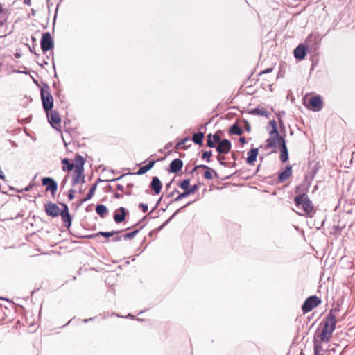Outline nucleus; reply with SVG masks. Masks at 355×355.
<instances>
[{
	"instance_id": "obj_1",
	"label": "nucleus",
	"mask_w": 355,
	"mask_h": 355,
	"mask_svg": "<svg viewBox=\"0 0 355 355\" xmlns=\"http://www.w3.org/2000/svg\"><path fill=\"white\" fill-rule=\"evenodd\" d=\"M336 324V316L332 313L331 311L324 321L322 332L320 334V338L322 342H329L334 331L335 330Z\"/></svg>"
},
{
	"instance_id": "obj_2",
	"label": "nucleus",
	"mask_w": 355,
	"mask_h": 355,
	"mask_svg": "<svg viewBox=\"0 0 355 355\" xmlns=\"http://www.w3.org/2000/svg\"><path fill=\"white\" fill-rule=\"evenodd\" d=\"M40 95L43 109L46 114H48L53 107V98L50 93V88L47 84H44L43 87L41 88Z\"/></svg>"
},
{
	"instance_id": "obj_3",
	"label": "nucleus",
	"mask_w": 355,
	"mask_h": 355,
	"mask_svg": "<svg viewBox=\"0 0 355 355\" xmlns=\"http://www.w3.org/2000/svg\"><path fill=\"white\" fill-rule=\"evenodd\" d=\"M294 202L296 206L302 205L304 211L307 214H310L313 210V205L311 201L308 196L303 193L295 197Z\"/></svg>"
},
{
	"instance_id": "obj_4",
	"label": "nucleus",
	"mask_w": 355,
	"mask_h": 355,
	"mask_svg": "<svg viewBox=\"0 0 355 355\" xmlns=\"http://www.w3.org/2000/svg\"><path fill=\"white\" fill-rule=\"evenodd\" d=\"M321 303V300L316 295H311L306 299L302 306L304 313H307Z\"/></svg>"
},
{
	"instance_id": "obj_5",
	"label": "nucleus",
	"mask_w": 355,
	"mask_h": 355,
	"mask_svg": "<svg viewBox=\"0 0 355 355\" xmlns=\"http://www.w3.org/2000/svg\"><path fill=\"white\" fill-rule=\"evenodd\" d=\"M53 46V41L49 32L44 33L41 39V49L45 53Z\"/></svg>"
},
{
	"instance_id": "obj_6",
	"label": "nucleus",
	"mask_w": 355,
	"mask_h": 355,
	"mask_svg": "<svg viewBox=\"0 0 355 355\" xmlns=\"http://www.w3.org/2000/svg\"><path fill=\"white\" fill-rule=\"evenodd\" d=\"M42 183L44 186H46V191H51V194L54 196L55 193L58 189V184L56 181L50 177H45L42 179Z\"/></svg>"
},
{
	"instance_id": "obj_7",
	"label": "nucleus",
	"mask_w": 355,
	"mask_h": 355,
	"mask_svg": "<svg viewBox=\"0 0 355 355\" xmlns=\"http://www.w3.org/2000/svg\"><path fill=\"white\" fill-rule=\"evenodd\" d=\"M62 206L63 209H62L61 213L60 214V216H61V218L64 223V227L69 228L71 225L72 218L69 214L68 206L64 203H62Z\"/></svg>"
},
{
	"instance_id": "obj_8",
	"label": "nucleus",
	"mask_w": 355,
	"mask_h": 355,
	"mask_svg": "<svg viewBox=\"0 0 355 355\" xmlns=\"http://www.w3.org/2000/svg\"><path fill=\"white\" fill-rule=\"evenodd\" d=\"M60 207L55 203L49 202L45 205V211L49 216L57 217L61 213Z\"/></svg>"
},
{
	"instance_id": "obj_9",
	"label": "nucleus",
	"mask_w": 355,
	"mask_h": 355,
	"mask_svg": "<svg viewBox=\"0 0 355 355\" xmlns=\"http://www.w3.org/2000/svg\"><path fill=\"white\" fill-rule=\"evenodd\" d=\"M283 139L284 137L280 136L279 132L278 135H270V137L266 140V148H277V145L279 144Z\"/></svg>"
},
{
	"instance_id": "obj_10",
	"label": "nucleus",
	"mask_w": 355,
	"mask_h": 355,
	"mask_svg": "<svg viewBox=\"0 0 355 355\" xmlns=\"http://www.w3.org/2000/svg\"><path fill=\"white\" fill-rule=\"evenodd\" d=\"M128 214V211L123 207H121L116 209L113 215L114 222L116 223H122L125 220Z\"/></svg>"
},
{
	"instance_id": "obj_11",
	"label": "nucleus",
	"mask_w": 355,
	"mask_h": 355,
	"mask_svg": "<svg viewBox=\"0 0 355 355\" xmlns=\"http://www.w3.org/2000/svg\"><path fill=\"white\" fill-rule=\"evenodd\" d=\"M232 147V144L230 140L224 139L221 142L218 144L216 146V151L218 154H227L228 153Z\"/></svg>"
},
{
	"instance_id": "obj_12",
	"label": "nucleus",
	"mask_w": 355,
	"mask_h": 355,
	"mask_svg": "<svg viewBox=\"0 0 355 355\" xmlns=\"http://www.w3.org/2000/svg\"><path fill=\"white\" fill-rule=\"evenodd\" d=\"M309 104L314 111H320L322 108V101L320 96H315L310 98Z\"/></svg>"
},
{
	"instance_id": "obj_13",
	"label": "nucleus",
	"mask_w": 355,
	"mask_h": 355,
	"mask_svg": "<svg viewBox=\"0 0 355 355\" xmlns=\"http://www.w3.org/2000/svg\"><path fill=\"white\" fill-rule=\"evenodd\" d=\"M183 166V162L180 159H173L169 166V171L173 173H178Z\"/></svg>"
},
{
	"instance_id": "obj_14",
	"label": "nucleus",
	"mask_w": 355,
	"mask_h": 355,
	"mask_svg": "<svg viewBox=\"0 0 355 355\" xmlns=\"http://www.w3.org/2000/svg\"><path fill=\"white\" fill-rule=\"evenodd\" d=\"M46 114L49 122L53 128H55L54 125L55 124H59L60 123L61 119L60 117L59 113L57 111L53 110L50 114L48 112Z\"/></svg>"
},
{
	"instance_id": "obj_15",
	"label": "nucleus",
	"mask_w": 355,
	"mask_h": 355,
	"mask_svg": "<svg viewBox=\"0 0 355 355\" xmlns=\"http://www.w3.org/2000/svg\"><path fill=\"white\" fill-rule=\"evenodd\" d=\"M150 187L151 189L153 190L156 194H159L160 193L162 187V183L158 177L154 176L152 178V180H151Z\"/></svg>"
},
{
	"instance_id": "obj_16",
	"label": "nucleus",
	"mask_w": 355,
	"mask_h": 355,
	"mask_svg": "<svg viewBox=\"0 0 355 355\" xmlns=\"http://www.w3.org/2000/svg\"><path fill=\"white\" fill-rule=\"evenodd\" d=\"M294 56L296 59L302 60L306 56V48L303 44H299L293 51Z\"/></svg>"
},
{
	"instance_id": "obj_17",
	"label": "nucleus",
	"mask_w": 355,
	"mask_h": 355,
	"mask_svg": "<svg viewBox=\"0 0 355 355\" xmlns=\"http://www.w3.org/2000/svg\"><path fill=\"white\" fill-rule=\"evenodd\" d=\"M259 153V149L258 148H252L250 150L248 153V157L246 159V162L248 164H253L254 162L256 161L257 155Z\"/></svg>"
},
{
	"instance_id": "obj_18",
	"label": "nucleus",
	"mask_w": 355,
	"mask_h": 355,
	"mask_svg": "<svg viewBox=\"0 0 355 355\" xmlns=\"http://www.w3.org/2000/svg\"><path fill=\"white\" fill-rule=\"evenodd\" d=\"M292 175V166L288 165L285 170L280 173L278 176L279 181L282 182L287 180Z\"/></svg>"
},
{
	"instance_id": "obj_19",
	"label": "nucleus",
	"mask_w": 355,
	"mask_h": 355,
	"mask_svg": "<svg viewBox=\"0 0 355 355\" xmlns=\"http://www.w3.org/2000/svg\"><path fill=\"white\" fill-rule=\"evenodd\" d=\"M156 161L155 160H151L148 162V164L146 166L140 167V168L135 173V175H143L150 171L155 165Z\"/></svg>"
},
{
	"instance_id": "obj_20",
	"label": "nucleus",
	"mask_w": 355,
	"mask_h": 355,
	"mask_svg": "<svg viewBox=\"0 0 355 355\" xmlns=\"http://www.w3.org/2000/svg\"><path fill=\"white\" fill-rule=\"evenodd\" d=\"M122 230H120V231H112V232H98V233H96L94 234H92L90 236H89L88 237L89 238H96L98 236H104V237H106V238H109L110 236H112L115 234H119V232H121Z\"/></svg>"
},
{
	"instance_id": "obj_21",
	"label": "nucleus",
	"mask_w": 355,
	"mask_h": 355,
	"mask_svg": "<svg viewBox=\"0 0 355 355\" xmlns=\"http://www.w3.org/2000/svg\"><path fill=\"white\" fill-rule=\"evenodd\" d=\"M205 134L202 132L194 133L192 136V141L198 145H202Z\"/></svg>"
},
{
	"instance_id": "obj_22",
	"label": "nucleus",
	"mask_w": 355,
	"mask_h": 355,
	"mask_svg": "<svg viewBox=\"0 0 355 355\" xmlns=\"http://www.w3.org/2000/svg\"><path fill=\"white\" fill-rule=\"evenodd\" d=\"M243 132V129L236 123L231 125L229 129V133L231 135H241Z\"/></svg>"
},
{
	"instance_id": "obj_23",
	"label": "nucleus",
	"mask_w": 355,
	"mask_h": 355,
	"mask_svg": "<svg viewBox=\"0 0 355 355\" xmlns=\"http://www.w3.org/2000/svg\"><path fill=\"white\" fill-rule=\"evenodd\" d=\"M74 161L76 164H74V168H78V169L80 168H84L85 159L83 157H82L80 155H76L75 156Z\"/></svg>"
},
{
	"instance_id": "obj_24",
	"label": "nucleus",
	"mask_w": 355,
	"mask_h": 355,
	"mask_svg": "<svg viewBox=\"0 0 355 355\" xmlns=\"http://www.w3.org/2000/svg\"><path fill=\"white\" fill-rule=\"evenodd\" d=\"M107 211V207L104 205H97L96 207V211L101 218L105 217Z\"/></svg>"
},
{
	"instance_id": "obj_25",
	"label": "nucleus",
	"mask_w": 355,
	"mask_h": 355,
	"mask_svg": "<svg viewBox=\"0 0 355 355\" xmlns=\"http://www.w3.org/2000/svg\"><path fill=\"white\" fill-rule=\"evenodd\" d=\"M249 113L251 114H254V115L268 116V112L263 108L260 109V108L257 107V108L252 109L250 111H249Z\"/></svg>"
},
{
	"instance_id": "obj_26",
	"label": "nucleus",
	"mask_w": 355,
	"mask_h": 355,
	"mask_svg": "<svg viewBox=\"0 0 355 355\" xmlns=\"http://www.w3.org/2000/svg\"><path fill=\"white\" fill-rule=\"evenodd\" d=\"M62 163L64 165L62 166L63 171H71L74 168V164L70 163L69 160L67 158H64L62 160Z\"/></svg>"
},
{
	"instance_id": "obj_27",
	"label": "nucleus",
	"mask_w": 355,
	"mask_h": 355,
	"mask_svg": "<svg viewBox=\"0 0 355 355\" xmlns=\"http://www.w3.org/2000/svg\"><path fill=\"white\" fill-rule=\"evenodd\" d=\"M96 187H97V183H95L94 184H93L90 189H89V192L87 193L86 197L82 200V202H85L87 200H89V199H91L92 198V196H94V193L96 189Z\"/></svg>"
},
{
	"instance_id": "obj_28",
	"label": "nucleus",
	"mask_w": 355,
	"mask_h": 355,
	"mask_svg": "<svg viewBox=\"0 0 355 355\" xmlns=\"http://www.w3.org/2000/svg\"><path fill=\"white\" fill-rule=\"evenodd\" d=\"M314 355H323L322 347L321 344L316 340V339H314Z\"/></svg>"
},
{
	"instance_id": "obj_29",
	"label": "nucleus",
	"mask_w": 355,
	"mask_h": 355,
	"mask_svg": "<svg viewBox=\"0 0 355 355\" xmlns=\"http://www.w3.org/2000/svg\"><path fill=\"white\" fill-rule=\"evenodd\" d=\"M269 125L271 126L272 130L269 132L270 135H278V130L277 122L275 120H271L269 122Z\"/></svg>"
},
{
	"instance_id": "obj_30",
	"label": "nucleus",
	"mask_w": 355,
	"mask_h": 355,
	"mask_svg": "<svg viewBox=\"0 0 355 355\" xmlns=\"http://www.w3.org/2000/svg\"><path fill=\"white\" fill-rule=\"evenodd\" d=\"M212 172L214 173V175L216 176H218V174H217L216 171L213 170V169H211V168H210L209 167V169H207V171L204 173L205 178L207 179V180H211V179H213Z\"/></svg>"
},
{
	"instance_id": "obj_31",
	"label": "nucleus",
	"mask_w": 355,
	"mask_h": 355,
	"mask_svg": "<svg viewBox=\"0 0 355 355\" xmlns=\"http://www.w3.org/2000/svg\"><path fill=\"white\" fill-rule=\"evenodd\" d=\"M139 229L135 230L134 231H132L131 232L124 234L123 236V239L125 240L131 239L134 238L139 233Z\"/></svg>"
},
{
	"instance_id": "obj_32",
	"label": "nucleus",
	"mask_w": 355,
	"mask_h": 355,
	"mask_svg": "<svg viewBox=\"0 0 355 355\" xmlns=\"http://www.w3.org/2000/svg\"><path fill=\"white\" fill-rule=\"evenodd\" d=\"M189 193L188 191L184 190V192L182 193H180L175 198L171 200V202H178L180 200L183 199L184 198H186L187 196H189Z\"/></svg>"
},
{
	"instance_id": "obj_33",
	"label": "nucleus",
	"mask_w": 355,
	"mask_h": 355,
	"mask_svg": "<svg viewBox=\"0 0 355 355\" xmlns=\"http://www.w3.org/2000/svg\"><path fill=\"white\" fill-rule=\"evenodd\" d=\"M190 180L189 179H185L182 182H181L179 184L180 187L183 190H187L189 188Z\"/></svg>"
},
{
	"instance_id": "obj_34",
	"label": "nucleus",
	"mask_w": 355,
	"mask_h": 355,
	"mask_svg": "<svg viewBox=\"0 0 355 355\" xmlns=\"http://www.w3.org/2000/svg\"><path fill=\"white\" fill-rule=\"evenodd\" d=\"M78 168H74V175H80L82 176V182H85V175L83 174L84 173V168H80L78 169Z\"/></svg>"
},
{
	"instance_id": "obj_35",
	"label": "nucleus",
	"mask_w": 355,
	"mask_h": 355,
	"mask_svg": "<svg viewBox=\"0 0 355 355\" xmlns=\"http://www.w3.org/2000/svg\"><path fill=\"white\" fill-rule=\"evenodd\" d=\"M280 160L282 162H286L288 159V150L280 151Z\"/></svg>"
},
{
	"instance_id": "obj_36",
	"label": "nucleus",
	"mask_w": 355,
	"mask_h": 355,
	"mask_svg": "<svg viewBox=\"0 0 355 355\" xmlns=\"http://www.w3.org/2000/svg\"><path fill=\"white\" fill-rule=\"evenodd\" d=\"M190 141L189 137H185L183 139H182L180 141H179L175 146V148L179 149L182 148L187 141Z\"/></svg>"
},
{
	"instance_id": "obj_37",
	"label": "nucleus",
	"mask_w": 355,
	"mask_h": 355,
	"mask_svg": "<svg viewBox=\"0 0 355 355\" xmlns=\"http://www.w3.org/2000/svg\"><path fill=\"white\" fill-rule=\"evenodd\" d=\"M191 204V202H188L187 204H186L184 206L182 207L181 208H180L179 209H178L161 227H163L164 226H165L166 224H168V223L177 214V213L178 211H180L181 209H182L183 208L187 207L188 205H189Z\"/></svg>"
},
{
	"instance_id": "obj_38",
	"label": "nucleus",
	"mask_w": 355,
	"mask_h": 355,
	"mask_svg": "<svg viewBox=\"0 0 355 355\" xmlns=\"http://www.w3.org/2000/svg\"><path fill=\"white\" fill-rule=\"evenodd\" d=\"M211 155H212V151L211 150L204 151L202 153V159H206L207 162H210V157H211Z\"/></svg>"
},
{
	"instance_id": "obj_39",
	"label": "nucleus",
	"mask_w": 355,
	"mask_h": 355,
	"mask_svg": "<svg viewBox=\"0 0 355 355\" xmlns=\"http://www.w3.org/2000/svg\"><path fill=\"white\" fill-rule=\"evenodd\" d=\"M80 181L82 182V176L80 175H74L72 180V185H76Z\"/></svg>"
},
{
	"instance_id": "obj_40",
	"label": "nucleus",
	"mask_w": 355,
	"mask_h": 355,
	"mask_svg": "<svg viewBox=\"0 0 355 355\" xmlns=\"http://www.w3.org/2000/svg\"><path fill=\"white\" fill-rule=\"evenodd\" d=\"M279 145L280 148V151H284L288 150L284 138L282 139V141L279 143Z\"/></svg>"
},
{
	"instance_id": "obj_41",
	"label": "nucleus",
	"mask_w": 355,
	"mask_h": 355,
	"mask_svg": "<svg viewBox=\"0 0 355 355\" xmlns=\"http://www.w3.org/2000/svg\"><path fill=\"white\" fill-rule=\"evenodd\" d=\"M225 159V157L224 156L220 155H218L217 156V159L219 162L220 164L223 165V166H227V164L224 162Z\"/></svg>"
},
{
	"instance_id": "obj_42",
	"label": "nucleus",
	"mask_w": 355,
	"mask_h": 355,
	"mask_svg": "<svg viewBox=\"0 0 355 355\" xmlns=\"http://www.w3.org/2000/svg\"><path fill=\"white\" fill-rule=\"evenodd\" d=\"M198 189V184H194V185H192L191 187L189 188L188 192L191 195L192 193H194Z\"/></svg>"
},
{
	"instance_id": "obj_43",
	"label": "nucleus",
	"mask_w": 355,
	"mask_h": 355,
	"mask_svg": "<svg viewBox=\"0 0 355 355\" xmlns=\"http://www.w3.org/2000/svg\"><path fill=\"white\" fill-rule=\"evenodd\" d=\"M76 193V191L73 189H71L69 190V192H68V198L69 200H73L74 198H75V194Z\"/></svg>"
},
{
	"instance_id": "obj_44",
	"label": "nucleus",
	"mask_w": 355,
	"mask_h": 355,
	"mask_svg": "<svg viewBox=\"0 0 355 355\" xmlns=\"http://www.w3.org/2000/svg\"><path fill=\"white\" fill-rule=\"evenodd\" d=\"M213 139H214V141L216 144H219L223 140L220 139V137L216 133L213 135Z\"/></svg>"
},
{
	"instance_id": "obj_45",
	"label": "nucleus",
	"mask_w": 355,
	"mask_h": 355,
	"mask_svg": "<svg viewBox=\"0 0 355 355\" xmlns=\"http://www.w3.org/2000/svg\"><path fill=\"white\" fill-rule=\"evenodd\" d=\"M243 123H244V125H245V130L247 132H250L251 127H250V123L247 120H245V119H243Z\"/></svg>"
},
{
	"instance_id": "obj_46",
	"label": "nucleus",
	"mask_w": 355,
	"mask_h": 355,
	"mask_svg": "<svg viewBox=\"0 0 355 355\" xmlns=\"http://www.w3.org/2000/svg\"><path fill=\"white\" fill-rule=\"evenodd\" d=\"M215 144L216 143L214 141V139H207V146L209 148H214Z\"/></svg>"
},
{
	"instance_id": "obj_47",
	"label": "nucleus",
	"mask_w": 355,
	"mask_h": 355,
	"mask_svg": "<svg viewBox=\"0 0 355 355\" xmlns=\"http://www.w3.org/2000/svg\"><path fill=\"white\" fill-rule=\"evenodd\" d=\"M139 207L141 208V210L144 213H146L148 209V205L145 203H141L139 205Z\"/></svg>"
},
{
	"instance_id": "obj_48",
	"label": "nucleus",
	"mask_w": 355,
	"mask_h": 355,
	"mask_svg": "<svg viewBox=\"0 0 355 355\" xmlns=\"http://www.w3.org/2000/svg\"><path fill=\"white\" fill-rule=\"evenodd\" d=\"M127 175H132V173H129L123 174V175H120L119 177H118L116 178H114V179L110 180V182L119 181V180L123 179Z\"/></svg>"
},
{
	"instance_id": "obj_49",
	"label": "nucleus",
	"mask_w": 355,
	"mask_h": 355,
	"mask_svg": "<svg viewBox=\"0 0 355 355\" xmlns=\"http://www.w3.org/2000/svg\"><path fill=\"white\" fill-rule=\"evenodd\" d=\"M272 71V68H267L266 69L260 72L259 75L264 74V73H270Z\"/></svg>"
},
{
	"instance_id": "obj_50",
	"label": "nucleus",
	"mask_w": 355,
	"mask_h": 355,
	"mask_svg": "<svg viewBox=\"0 0 355 355\" xmlns=\"http://www.w3.org/2000/svg\"><path fill=\"white\" fill-rule=\"evenodd\" d=\"M198 168H205V169H209V166H206V165H203V164H201V165H197L195 166V169H198Z\"/></svg>"
},
{
	"instance_id": "obj_51",
	"label": "nucleus",
	"mask_w": 355,
	"mask_h": 355,
	"mask_svg": "<svg viewBox=\"0 0 355 355\" xmlns=\"http://www.w3.org/2000/svg\"><path fill=\"white\" fill-rule=\"evenodd\" d=\"M176 192H178V190L177 189H175L173 191H171L170 192L168 195H167V197L168 198H171L172 196H173V195L175 194V193Z\"/></svg>"
},
{
	"instance_id": "obj_52",
	"label": "nucleus",
	"mask_w": 355,
	"mask_h": 355,
	"mask_svg": "<svg viewBox=\"0 0 355 355\" xmlns=\"http://www.w3.org/2000/svg\"><path fill=\"white\" fill-rule=\"evenodd\" d=\"M239 140L241 144H245L246 143V139L245 137H241Z\"/></svg>"
},
{
	"instance_id": "obj_53",
	"label": "nucleus",
	"mask_w": 355,
	"mask_h": 355,
	"mask_svg": "<svg viewBox=\"0 0 355 355\" xmlns=\"http://www.w3.org/2000/svg\"><path fill=\"white\" fill-rule=\"evenodd\" d=\"M123 237V236H116V237H114L113 238L112 241L114 242H117V241H119L121 240V238Z\"/></svg>"
},
{
	"instance_id": "obj_54",
	"label": "nucleus",
	"mask_w": 355,
	"mask_h": 355,
	"mask_svg": "<svg viewBox=\"0 0 355 355\" xmlns=\"http://www.w3.org/2000/svg\"><path fill=\"white\" fill-rule=\"evenodd\" d=\"M116 189H117L118 190H119V191H123L124 190V187H123V185H121V184H117V185H116Z\"/></svg>"
},
{
	"instance_id": "obj_55",
	"label": "nucleus",
	"mask_w": 355,
	"mask_h": 355,
	"mask_svg": "<svg viewBox=\"0 0 355 355\" xmlns=\"http://www.w3.org/2000/svg\"><path fill=\"white\" fill-rule=\"evenodd\" d=\"M162 200V198H160L159 199V200H158L157 203L155 205V207H153V209H152L151 212L154 211L157 209V207H158V204L159 203V202H160V200Z\"/></svg>"
},
{
	"instance_id": "obj_56",
	"label": "nucleus",
	"mask_w": 355,
	"mask_h": 355,
	"mask_svg": "<svg viewBox=\"0 0 355 355\" xmlns=\"http://www.w3.org/2000/svg\"><path fill=\"white\" fill-rule=\"evenodd\" d=\"M114 198H118V199L121 198H122V195H121V194H120V193H116L114 194Z\"/></svg>"
},
{
	"instance_id": "obj_57",
	"label": "nucleus",
	"mask_w": 355,
	"mask_h": 355,
	"mask_svg": "<svg viewBox=\"0 0 355 355\" xmlns=\"http://www.w3.org/2000/svg\"><path fill=\"white\" fill-rule=\"evenodd\" d=\"M24 3L26 5L30 6L31 3V0H24Z\"/></svg>"
},
{
	"instance_id": "obj_58",
	"label": "nucleus",
	"mask_w": 355,
	"mask_h": 355,
	"mask_svg": "<svg viewBox=\"0 0 355 355\" xmlns=\"http://www.w3.org/2000/svg\"><path fill=\"white\" fill-rule=\"evenodd\" d=\"M212 137H213V135L211 133L207 135V139H211Z\"/></svg>"
},
{
	"instance_id": "obj_59",
	"label": "nucleus",
	"mask_w": 355,
	"mask_h": 355,
	"mask_svg": "<svg viewBox=\"0 0 355 355\" xmlns=\"http://www.w3.org/2000/svg\"><path fill=\"white\" fill-rule=\"evenodd\" d=\"M31 185H29V186L26 187L24 189V190H25L26 191H29V190H30V189H31Z\"/></svg>"
},
{
	"instance_id": "obj_60",
	"label": "nucleus",
	"mask_w": 355,
	"mask_h": 355,
	"mask_svg": "<svg viewBox=\"0 0 355 355\" xmlns=\"http://www.w3.org/2000/svg\"><path fill=\"white\" fill-rule=\"evenodd\" d=\"M93 318H89V319H85L84 320V322H87L89 320H92Z\"/></svg>"
},
{
	"instance_id": "obj_61",
	"label": "nucleus",
	"mask_w": 355,
	"mask_h": 355,
	"mask_svg": "<svg viewBox=\"0 0 355 355\" xmlns=\"http://www.w3.org/2000/svg\"><path fill=\"white\" fill-rule=\"evenodd\" d=\"M171 184V182H169L166 184V188L168 189Z\"/></svg>"
},
{
	"instance_id": "obj_62",
	"label": "nucleus",
	"mask_w": 355,
	"mask_h": 355,
	"mask_svg": "<svg viewBox=\"0 0 355 355\" xmlns=\"http://www.w3.org/2000/svg\"><path fill=\"white\" fill-rule=\"evenodd\" d=\"M128 317L133 318V315L132 314H130V313H129L128 315Z\"/></svg>"
},
{
	"instance_id": "obj_63",
	"label": "nucleus",
	"mask_w": 355,
	"mask_h": 355,
	"mask_svg": "<svg viewBox=\"0 0 355 355\" xmlns=\"http://www.w3.org/2000/svg\"><path fill=\"white\" fill-rule=\"evenodd\" d=\"M127 187H132V184H128Z\"/></svg>"
},
{
	"instance_id": "obj_64",
	"label": "nucleus",
	"mask_w": 355,
	"mask_h": 355,
	"mask_svg": "<svg viewBox=\"0 0 355 355\" xmlns=\"http://www.w3.org/2000/svg\"><path fill=\"white\" fill-rule=\"evenodd\" d=\"M197 169H195V167L192 169L191 171V173H193L194 171H196Z\"/></svg>"
}]
</instances>
